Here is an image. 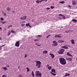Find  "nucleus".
<instances>
[{
	"label": "nucleus",
	"instance_id": "58836bf2",
	"mask_svg": "<svg viewBox=\"0 0 77 77\" xmlns=\"http://www.w3.org/2000/svg\"><path fill=\"white\" fill-rule=\"evenodd\" d=\"M51 36V35H48L47 37V38H48V37H49V36Z\"/></svg>",
	"mask_w": 77,
	"mask_h": 77
},
{
	"label": "nucleus",
	"instance_id": "9d476101",
	"mask_svg": "<svg viewBox=\"0 0 77 77\" xmlns=\"http://www.w3.org/2000/svg\"><path fill=\"white\" fill-rule=\"evenodd\" d=\"M59 43H62L63 42H64V41L63 40H59L58 41Z\"/></svg>",
	"mask_w": 77,
	"mask_h": 77
},
{
	"label": "nucleus",
	"instance_id": "b1692460",
	"mask_svg": "<svg viewBox=\"0 0 77 77\" xmlns=\"http://www.w3.org/2000/svg\"><path fill=\"white\" fill-rule=\"evenodd\" d=\"M59 36V35H56L55 36H54V38H58L57 37Z\"/></svg>",
	"mask_w": 77,
	"mask_h": 77
},
{
	"label": "nucleus",
	"instance_id": "39448f33",
	"mask_svg": "<svg viewBox=\"0 0 77 77\" xmlns=\"http://www.w3.org/2000/svg\"><path fill=\"white\" fill-rule=\"evenodd\" d=\"M15 45L16 47H19L20 46V42H17L15 44Z\"/></svg>",
	"mask_w": 77,
	"mask_h": 77
},
{
	"label": "nucleus",
	"instance_id": "ea45409f",
	"mask_svg": "<svg viewBox=\"0 0 77 77\" xmlns=\"http://www.w3.org/2000/svg\"><path fill=\"white\" fill-rule=\"evenodd\" d=\"M67 55H68V56H69V55H70V54H69V53L68 52L67 53Z\"/></svg>",
	"mask_w": 77,
	"mask_h": 77
},
{
	"label": "nucleus",
	"instance_id": "4c0bfd02",
	"mask_svg": "<svg viewBox=\"0 0 77 77\" xmlns=\"http://www.w3.org/2000/svg\"><path fill=\"white\" fill-rule=\"evenodd\" d=\"M57 38H62V37L61 36H60L58 35V37H57Z\"/></svg>",
	"mask_w": 77,
	"mask_h": 77
},
{
	"label": "nucleus",
	"instance_id": "37998d69",
	"mask_svg": "<svg viewBox=\"0 0 77 77\" xmlns=\"http://www.w3.org/2000/svg\"><path fill=\"white\" fill-rule=\"evenodd\" d=\"M58 18H59V20H61V19H62V18L60 17H59Z\"/></svg>",
	"mask_w": 77,
	"mask_h": 77
},
{
	"label": "nucleus",
	"instance_id": "774afa93",
	"mask_svg": "<svg viewBox=\"0 0 77 77\" xmlns=\"http://www.w3.org/2000/svg\"><path fill=\"white\" fill-rule=\"evenodd\" d=\"M40 45H37V46H40Z\"/></svg>",
	"mask_w": 77,
	"mask_h": 77
},
{
	"label": "nucleus",
	"instance_id": "a18cd8bd",
	"mask_svg": "<svg viewBox=\"0 0 77 77\" xmlns=\"http://www.w3.org/2000/svg\"><path fill=\"white\" fill-rule=\"evenodd\" d=\"M68 32H69V31H66L65 32V33H68Z\"/></svg>",
	"mask_w": 77,
	"mask_h": 77
},
{
	"label": "nucleus",
	"instance_id": "c756f323",
	"mask_svg": "<svg viewBox=\"0 0 77 77\" xmlns=\"http://www.w3.org/2000/svg\"><path fill=\"white\" fill-rule=\"evenodd\" d=\"M27 72H29V71H30V69L28 68H27Z\"/></svg>",
	"mask_w": 77,
	"mask_h": 77
},
{
	"label": "nucleus",
	"instance_id": "864d4df0",
	"mask_svg": "<svg viewBox=\"0 0 77 77\" xmlns=\"http://www.w3.org/2000/svg\"><path fill=\"white\" fill-rule=\"evenodd\" d=\"M9 28H10V26H8V29H9Z\"/></svg>",
	"mask_w": 77,
	"mask_h": 77
},
{
	"label": "nucleus",
	"instance_id": "dca6fc26",
	"mask_svg": "<svg viewBox=\"0 0 77 77\" xmlns=\"http://www.w3.org/2000/svg\"><path fill=\"white\" fill-rule=\"evenodd\" d=\"M23 17V20H26V18H27V16H24Z\"/></svg>",
	"mask_w": 77,
	"mask_h": 77
},
{
	"label": "nucleus",
	"instance_id": "0e129e2a",
	"mask_svg": "<svg viewBox=\"0 0 77 77\" xmlns=\"http://www.w3.org/2000/svg\"><path fill=\"white\" fill-rule=\"evenodd\" d=\"M29 26V27H31L30 25Z\"/></svg>",
	"mask_w": 77,
	"mask_h": 77
},
{
	"label": "nucleus",
	"instance_id": "bf43d9fd",
	"mask_svg": "<svg viewBox=\"0 0 77 77\" xmlns=\"http://www.w3.org/2000/svg\"><path fill=\"white\" fill-rule=\"evenodd\" d=\"M44 1V0H41V2H43Z\"/></svg>",
	"mask_w": 77,
	"mask_h": 77
},
{
	"label": "nucleus",
	"instance_id": "c9c22d12",
	"mask_svg": "<svg viewBox=\"0 0 77 77\" xmlns=\"http://www.w3.org/2000/svg\"><path fill=\"white\" fill-rule=\"evenodd\" d=\"M69 60V58H66V60Z\"/></svg>",
	"mask_w": 77,
	"mask_h": 77
},
{
	"label": "nucleus",
	"instance_id": "603ef678",
	"mask_svg": "<svg viewBox=\"0 0 77 77\" xmlns=\"http://www.w3.org/2000/svg\"><path fill=\"white\" fill-rule=\"evenodd\" d=\"M46 9L47 10L50 9V8H47Z\"/></svg>",
	"mask_w": 77,
	"mask_h": 77
},
{
	"label": "nucleus",
	"instance_id": "4468645a",
	"mask_svg": "<svg viewBox=\"0 0 77 77\" xmlns=\"http://www.w3.org/2000/svg\"><path fill=\"white\" fill-rule=\"evenodd\" d=\"M72 21H74V22H77V20H76V19H72Z\"/></svg>",
	"mask_w": 77,
	"mask_h": 77
},
{
	"label": "nucleus",
	"instance_id": "13d9d810",
	"mask_svg": "<svg viewBox=\"0 0 77 77\" xmlns=\"http://www.w3.org/2000/svg\"><path fill=\"white\" fill-rule=\"evenodd\" d=\"M69 56H72V55H71L70 54V55H69Z\"/></svg>",
	"mask_w": 77,
	"mask_h": 77
},
{
	"label": "nucleus",
	"instance_id": "f257e3e1",
	"mask_svg": "<svg viewBox=\"0 0 77 77\" xmlns=\"http://www.w3.org/2000/svg\"><path fill=\"white\" fill-rule=\"evenodd\" d=\"M60 61L61 64L62 65H65L66 63V60L63 58H60L59 59Z\"/></svg>",
	"mask_w": 77,
	"mask_h": 77
},
{
	"label": "nucleus",
	"instance_id": "4be33fe9",
	"mask_svg": "<svg viewBox=\"0 0 77 77\" xmlns=\"http://www.w3.org/2000/svg\"><path fill=\"white\" fill-rule=\"evenodd\" d=\"M26 26L27 27V26H30V23H26Z\"/></svg>",
	"mask_w": 77,
	"mask_h": 77
},
{
	"label": "nucleus",
	"instance_id": "473e14b6",
	"mask_svg": "<svg viewBox=\"0 0 77 77\" xmlns=\"http://www.w3.org/2000/svg\"><path fill=\"white\" fill-rule=\"evenodd\" d=\"M51 68H52V67H51V66L49 67L48 68V69H51Z\"/></svg>",
	"mask_w": 77,
	"mask_h": 77
},
{
	"label": "nucleus",
	"instance_id": "cd10ccee",
	"mask_svg": "<svg viewBox=\"0 0 77 77\" xmlns=\"http://www.w3.org/2000/svg\"><path fill=\"white\" fill-rule=\"evenodd\" d=\"M11 35V33L10 32V31H9L8 34V36H9V35Z\"/></svg>",
	"mask_w": 77,
	"mask_h": 77
},
{
	"label": "nucleus",
	"instance_id": "de8ad7c7",
	"mask_svg": "<svg viewBox=\"0 0 77 77\" xmlns=\"http://www.w3.org/2000/svg\"><path fill=\"white\" fill-rule=\"evenodd\" d=\"M20 18L21 19V20H23V17H20Z\"/></svg>",
	"mask_w": 77,
	"mask_h": 77
},
{
	"label": "nucleus",
	"instance_id": "8fccbe9b",
	"mask_svg": "<svg viewBox=\"0 0 77 77\" xmlns=\"http://www.w3.org/2000/svg\"><path fill=\"white\" fill-rule=\"evenodd\" d=\"M9 26L11 27H12V25H10Z\"/></svg>",
	"mask_w": 77,
	"mask_h": 77
},
{
	"label": "nucleus",
	"instance_id": "f704fd0d",
	"mask_svg": "<svg viewBox=\"0 0 77 77\" xmlns=\"http://www.w3.org/2000/svg\"><path fill=\"white\" fill-rule=\"evenodd\" d=\"M69 60L71 61L72 60V58H69Z\"/></svg>",
	"mask_w": 77,
	"mask_h": 77
},
{
	"label": "nucleus",
	"instance_id": "f03ea898",
	"mask_svg": "<svg viewBox=\"0 0 77 77\" xmlns=\"http://www.w3.org/2000/svg\"><path fill=\"white\" fill-rule=\"evenodd\" d=\"M35 62L37 63L36 65V66H37V68H40L41 65V62L39 61H35Z\"/></svg>",
	"mask_w": 77,
	"mask_h": 77
},
{
	"label": "nucleus",
	"instance_id": "72a5a7b5",
	"mask_svg": "<svg viewBox=\"0 0 77 77\" xmlns=\"http://www.w3.org/2000/svg\"><path fill=\"white\" fill-rule=\"evenodd\" d=\"M23 76L22 75H18V77H22Z\"/></svg>",
	"mask_w": 77,
	"mask_h": 77
},
{
	"label": "nucleus",
	"instance_id": "412c9836",
	"mask_svg": "<svg viewBox=\"0 0 77 77\" xmlns=\"http://www.w3.org/2000/svg\"><path fill=\"white\" fill-rule=\"evenodd\" d=\"M69 75H70L69 74H67V73H66L65 76H69Z\"/></svg>",
	"mask_w": 77,
	"mask_h": 77
},
{
	"label": "nucleus",
	"instance_id": "6ab92c4d",
	"mask_svg": "<svg viewBox=\"0 0 77 77\" xmlns=\"http://www.w3.org/2000/svg\"><path fill=\"white\" fill-rule=\"evenodd\" d=\"M47 52H48L47 51H43V53H44V54H46V53H47Z\"/></svg>",
	"mask_w": 77,
	"mask_h": 77
},
{
	"label": "nucleus",
	"instance_id": "bb28decb",
	"mask_svg": "<svg viewBox=\"0 0 77 77\" xmlns=\"http://www.w3.org/2000/svg\"><path fill=\"white\" fill-rule=\"evenodd\" d=\"M27 57V54H26L25 55V58Z\"/></svg>",
	"mask_w": 77,
	"mask_h": 77
},
{
	"label": "nucleus",
	"instance_id": "c03bdc74",
	"mask_svg": "<svg viewBox=\"0 0 77 77\" xmlns=\"http://www.w3.org/2000/svg\"><path fill=\"white\" fill-rule=\"evenodd\" d=\"M2 24H5V22H2Z\"/></svg>",
	"mask_w": 77,
	"mask_h": 77
},
{
	"label": "nucleus",
	"instance_id": "a211bd4d",
	"mask_svg": "<svg viewBox=\"0 0 77 77\" xmlns=\"http://www.w3.org/2000/svg\"><path fill=\"white\" fill-rule=\"evenodd\" d=\"M50 73H51L52 75H56V74L54 73L51 72H50Z\"/></svg>",
	"mask_w": 77,
	"mask_h": 77
},
{
	"label": "nucleus",
	"instance_id": "5fc2aeb1",
	"mask_svg": "<svg viewBox=\"0 0 77 77\" xmlns=\"http://www.w3.org/2000/svg\"><path fill=\"white\" fill-rule=\"evenodd\" d=\"M69 8H71V6H70V5H69Z\"/></svg>",
	"mask_w": 77,
	"mask_h": 77
},
{
	"label": "nucleus",
	"instance_id": "423d86ee",
	"mask_svg": "<svg viewBox=\"0 0 77 77\" xmlns=\"http://www.w3.org/2000/svg\"><path fill=\"white\" fill-rule=\"evenodd\" d=\"M72 5H76L77 2L75 0H73L72 2Z\"/></svg>",
	"mask_w": 77,
	"mask_h": 77
},
{
	"label": "nucleus",
	"instance_id": "a878e982",
	"mask_svg": "<svg viewBox=\"0 0 77 77\" xmlns=\"http://www.w3.org/2000/svg\"><path fill=\"white\" fill-rule=\"evenodd\" d=\"M36 3L38 4L39 3V1L38 0H37L36 1Z\"/></svg>",
	"mask_w": 77,
	"mask_h": 77
},
{
	"label": "nucleus",
	"instance_id": "e2e57ef3",
	"mask_svg": "<svg viewBox=\"0 0 77 77\" xmlns=\"http://www.w3.org/2000/svg\"><path fill=\"white\" fill-rule=\"evenodd\" d=\"M2 39V38L0 37V40H1Z\"/></svg>",
	"mask_w": 77,
	"mask_h": 77
},
{
	"label": "nucleus",
	"instance_id": "6e6552de",
	"mask_svg": "<svg viewBox=\"0 0 77 77\" xmlns=\"http://www.w3.org/2000/svg\"><path fill=\"white\" fill-rule=\"evenodd\" d=\"M50 54L51 55V57H52V59L54 58V54L51 53Z\"/></svg>",
	"mask_w": 77,
	"mask_h": 77
},
{
	"label": "nucleus",
	"instance_id": "f3484780",
	"mask_svg": "<svg viewBox=\"0 0 77 77\" xmlns=\"http://www.w3.org/2000/svg\"><path fill=\"white\" fill-rule=\"evenodd\" d=\"M2 68L4 70H6V69H7V68H6V67H2Z\"/></svg>",
	"mask_w": 77,
	"mask_h": 77
},
{
	"label": "nucleus",
	"instance_id": "09e8293b",
	"mask_svg": "<svg viewBox=\"0 0 77 77\" xmlns=\"http://www.w3.org/2000/svg\"><path fill=\"white\" fill-rule=\"evenodd\" d=\"M59 16H63V15H62V14H59Z\"/></svg>",
	"mask_w": 77,
	"mask_h": 77
},
{
	"label": "nucleus",
	"instance_id": "2eb2a0df",
	"mask_svg": "<svg viewBox=\"0 0 77 77\" xmlns=\"http://www.w3.org/2000/svg\"><path fill=\"white\" fill-rule=\"evenodd\" d=\"M59 3H61V4H64L65 3V2L64 1H61L59 2Z\"/></svg>",
	"mask_w": 77,
	"mask_h": 77
},
{
	"label": "nucleus",
	"instance_id": "49530a36",
	"mask_svg": "<svg viewBox=\"0 0 77 77\" xmlns=\"http://www.w3.org/2000/svg\"><path fill=\"white\" fill-rule=\"evenodd\" d=\"M54 6H51V8H54Z\"/></svg>",
	"mask_w": 77,
	"mask_h": 77
},
{
	"label": "nucleus",
	"instance_id": "4d7b16f0",
	"mask_svg": "<svg viewBox=\"0 0 77 77\" xmlns=\"http://www.w3.org/2000/svg\"><path fill=\"white\" fill-rule=\"evenodd\" d=\"M5 45H2V47H4V46H5Z\"/></svg>",
	"mask_w": 77,
	"mask_h": 77
},
{
	"label": "nucleus",
	"instance_id": "aec40b11",
	"mask_svg": "<svg viewBox=\"0 0 77 77\" xmlns=\"http://www.w3.org/2000/svg\"><path fill=\"white\" fill-rule=\"evenodd\" d=\"M11 9V8H9V7H8L7 8V11H10Z\"/></svg>",
	"mask_w": 77,
	"mask_h": 77
},
{
	"label": "nucleus",
	"instance_id": "f8f14e48",
	"mask_svg": "<svg viewBox=\"0 0 77 77\" xmlns=\"http://www.w3.org/2000/svg\"><path fill=\"white\" fill-rule=\"evenodd\" d=\"M51 72H54V73H56V70L54 69H53L51 70Z\"/></svg>",
	"mask_w": 77,
	"mask_h": 77
},
{
	"label": "nucleus",
	"instance_id": "2f4dec72",
	"mask_svg": "<svg viewBox=\"0 0 77 77\" xmlns=\"http://www.w3.org/2000/svg\"><path fill=\"white\" fill-rule=\"evenodd\" d=\"M25 25V24H24V23L21 24V26H24Z\"/></svg>",
	"mask_w": 77,
	"mask_h": 77
},
{
	"label": "nucleus",
	"instance_id": "7ed1b4c3",
	"mask_svg": "<svg viewBox=\"0 0 77 77\" xmlns=\"http://www.w3.org/2000/svg\"><path fill=\"white\" fill-rule=\"evenodd\" d=\"M35 76L37 77H41L42 76V73H40L39 71H36L35 72Z\"/></svg>",
	"mask_w": 77,
	"mask_h": 77
},
{
	"label": "nucleus",
	"instance_id": "e433bc0d",
	"mask_svg": "<svg viewBox=\"0 0 77 77\" xmlns=\"http://www.w3.org/2000/svg\"><path fill=\"white\" fill-rule=\"evenodd\" d=\"M1 20H2V21H3V18H0Z\"/></svg>",
	"mask_w": 77,
	"mask_h": 77
},
{
	"label": "nucleus",
	"instance_id": "20e7f679",
	"mask_svg": "<svg viewBox=\"0 0 77 77\" xmlns=\"http://www.w3.org/2000/svg\"><path fill=\"white\" fill-rule=\"evenodd\" d=\"M64 51H65V50L64 49H61L58 51V53L59 54H63V53Z\"/></svg>",
	"mask_w": 77,
	"mask_h": 77
},
{
	"label": "nucleus",
	"instance_id": "7c9ffc66",
	"mask_svg": "<svg viewBox=\"0 0 77 77\" xmlns=\"http://www.w3.org/2000/svg\"><path fill=\"white\" fill-rule=\"evenodd\" d=\"M2 77H6V75H2Z\"/></svg>",
	"mask_w": 77,
	"mask_h": 77
},
{
	"label": "nucleus",
	"instance_id": "79ce46f5",
	"mask_svg": "<svg viewBox=\"0 0 77 77\" xmlns=\"http://www.w3.org/2000/svg\"><path fill=\"white\" fill-rule=\"evenodd\" d=\"M12 13H13V14H15V11H13L12 12Z\"/></svg>",
	"mask_w": 77,
	"mask_h": 77
},
{
	"label": "nucleus",
	"instance_id": "6e6d98bb",
	"mask_svg": "<svg viewBox=\"0 0 77 77\" xmlns=\"http://www.w3.org/2000/svg\"><path fill=\"white\" fill-rule=\"evenodd\" d=\"M4 15V16H5V15H6V14H5Z\"/></svg>",
	"mask_w": 77,
	"mask_h": 77
},
{
	"label": "nucleus",
	"instance_id": "ddd939ff",
	"mask_svg": "<svg viewBox=\"0 0 77 77\" xmlns=\"http://www.w3.org/2000/svg\"><path fill=\"white\" fill-rule=\"evenodd\" d=\"M32 75L33 77H35V74H34L33 71H32Z\"/></svg>",
	"mask_w": 77,
	"mask_h": 77
},
{
	"label": "nucleus",
	"instance_id": "5701e85b",
	"mask_svg": "<svg viewBox=\"0 0 77 77\" xmlns=\"http://www.w3.org/2000/svg\"><path fill=\"white\" fill-rule=\"evenodd\" d=\"M64 48H65V49H68V47H67L66 46H64Z\"/></svg>",
	"mask_w": 77,
	"mask_h": 77
},
{
	"label": "nucleus",
	"instance_id": "680f3d73",
	"mask_svg": "<svg viewBox=\"0 0 77 77\" xmlns=\"http://www.w3.org/2000/svg\"><path fill=\"white\" fill-rule=\"evenodd\" d=\"M40 36H41V35H38V37H39Z\"/></svg>",
	"mask_w": 77,
	"mask_h": 77
},
{
	"label": "nucleus",
	"instance_id": "9b49d317",
	"mask_svg": "<svg viewBox=\"0 0 77 77\" xmlns=\"http://www.w3.org/2000/svg\"><path fill=\"white\" fill-rule=\"evenodd\" d=\"M39 40V38H37V39H35L34 40V42H36V41H38Z\"/></svg>",
	"mask_w": 77,
	"mask_h": 77
},
{
	"label": "nucleus",
	"instance_id": "0eeeda50",
	"mask_svg": "<svg viewBox=\"0 0 77 77\" xmlns=\"http://www.w3.org/2000/svg\"><path fill=\"white\" fill-rule=\"evenodd\" d=\"M53 43L54 44H53L52 45H53L54 46H57V42H56V41H53Z\"/></svg>",
	"mask_w": 77,
	"mask_h": 77
},
{
	"label": "nucleus",
	"instance_id": "c85d7f7f",
	"mask_svg": "<svg viewBox=\"0 0 77 77\" xmlns=\"http://www.w3.org/2000/svg\"><path fill=\"white\" fill-rule=\"evenodd\" d=\"M11 33H15V31H14L13 30H11Z\"/></svg>",
	"mask_w": 77,
	"mask_h": 77
},
{
	"label": "nucleus",
	"instance_id": "338daca9",
	"mask_svg": "<svg viewBox=\"0 0 77 77\" xmlns=\"http://www.w3.org/2000/svg\"><path fill=\"white\" fill-rule=\"evenodd\" d=\"M2 46H0V50H1V47H2Z\"/></svg>",
	"mask_w": 77,
	"mask_h": 77
},
{
	"label": "nucleus",
	"instance_id": "69168bd1",
	"mask_svg": "<svg viewBox=\"0 0 77 77\" xmlns=\"http://www.w3.org/2000/svg\"><path fill=\"white\" fill-rule=\"evenodd\" d=\"M2 27H0V30H1V29H2Z\"/></svg>",
	"mask_w": 77,
	"mask_h": 77
},
{
	"label": "nucleus",
	"instance_id": "a19ab883",
	"mask_svg": "<svg viewBox=\"0 0 77 77\" xmlns=\"http://www.w3.org/2000/svg\"><path fill=\"white\" fill-rule=\"evenodd\" d=\"M6 66L7 67H8V68H9V67H10V66H9V65H7Z\"/></svg>",
	"mask_w": 77,
	"mask_h": 77
},
{
	"label": "nucleus",
	"instance_id": "393cba45",
	"mask_svg": "<svg viewBox=\"0 0 77 77\" xmlns=\"http://www.w3.org/2000/svg\"><path fill=\"white\" fill-rule=\"evenodd\" d=\"M63 16V17H62V18H63V19H65L66 17H65V16H64V15H63V16Z\"/></svg>",
	"mask_w": 77,
	"mask_h": 77
},
{
	"label": "nucleus",
	"instance_id": "052dcab7",
	"mask_svg": "<svg viewBox=\"0 0 77 77\" xmlns=\"http://www.w3.org/2000/svg\"><path fill=\"white\" fill-rule=\"evenodd\" d=\"M35 45H38V43H35Z\"/></svg>",
	"mask_w": 77,
	"mask_h": 77
},
{
	"label": "nucleus",
	"instance_id": "1a4fd4ad",
	"mask_svg": "<svg viewBox=\"0 0 77 77\" xmlns=\"http://www.w3.org/2000/svg\"><path fill=\"white\" fill-rule=\"evenodd\" d=\"M71 42L72 44H75V42H74V40L73 39H72L71 40Z\"/></svg>",
	"mask_w": 77,
	"mask_h": 77
},
{
	"label": "nucleus",
	"instance_id": "3c124183",
	"mask_svg": "<svg viewBox=\"0 0 77 77\" xmlns=\"http://www.w3.org/2000/svg\"><path fill=\"white\" fill-rule=\"evenodd\" d=\"M64 47H65V46H62V47H62V48H64Z\"/></svg>",
	"mask_w": 77,
	"mask_h": 77
}]
</instances>
